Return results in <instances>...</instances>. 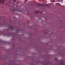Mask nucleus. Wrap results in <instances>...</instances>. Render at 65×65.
Instances as JSON below:
<instances>
[{"instance_id":"nucleus-1","label":"nucleus","mask_w":65,"mask_h":65,"mask_svg":"<svg viewBox=\"0 0 65 65\" xmlns=\"http://www.w3.org/2000/svg\"><path fill=\"white\" fill-rule=\"evenodd\" d=\"M38 6H39V7H40V8H43L44 7H45V6L41 4H38Z\"/></svg>"},{"instance_id":"nucleus-2","label":"nucleus","mask_w":65,"mask_h":65,"mask_svg":"<svg viewBox=\"0 0 65 65\" xmlns=\"http://www.w3.org/2000/svg\"><path fill=\"white\" fill-rule=\"evenodd\" d=\"M15 10H15L13 9V10H12V11L13 12H14V11H15Z\"/></svg>"},{"instance_id":"nucleus-3","label":"nucleus","mask_w":65,"mask_h":65,"mask_svg":"<svg viewBox=\"0 0 65 65\" xmlns=\"http://www.w3.org/2000/svg\"><path fill=\"white\" fill-rule=\"evenodd\" d=\"M10 28L11 29H12V27H10Z\"/></svg>"},{"instance_id":"nucleus-4","label":"nucleus","mask_w":65,"mask_h":65,"mask_svg":"<svg viewBox=\"0 0 65 65\" xmlns=\"http://www.w3.org/2000/svg\"><path fill=\"white\" fill-rule=\"evenodd\" d=\"M62 1H63V0H62L61 1V2H62Z\"/></svg>"},{"instance_id":"nucleus-5","label":"nucleus","mask_w":65,"mask_h":65,"mask_svg":"<svg viewBox=\"0 0 65 65\" xmlns=\"http://www.w3.org/2000/svg\"><path fill=\"white\" fill-rule=\"evenodd\" d=\"M25 1H27V0H25Z\"/></svg>"},{"instance_id":"nucleus-6","label":"nucleus","mask_w":65,"mask_h":65,"mask_svg":"<svg viewBox=\"0 0 65 65\" xmlns=\"http://www.w3.org/2000/svg\"><path fill=\"white\" fill-rule=\"evenodd\" d=\"M47 5V4H46V6Z\"/></svg>"},{"instance_id":"nucleus-7","label":"nucleus","mask_w":65,"mask_h":65,"mask_svg":"<svg viewBox=\"0 0 65 65\" xmlns=\"http://www.w3.org/2000/svg\"><path fill=\"white\" fill-rule=\"evenodd\" d=\"M52 2H53V1H52Z\"/></svg>"},{"instance_id":"nucleus-8","label":"nucleus","mask_w":65,"mask_h":65,"mask_svg":"<svg viewBox=\"0 0 65 65\" xmlns=\"http://www.w3.org/2000/svg\"><path fill=\"white\" fill-rule=\"evenodd\" d=\"M60 0V1H61V0Z\"/></svg>"}]
</instances>
